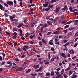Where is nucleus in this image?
Returning <instances> with one entry per match:
<instances>
[{
    "label": "nucleus",
    "instance_id": "obj_54",
    "mask_svg": "<svg viewBox=\"0 0 78 78\" xmlns=\"http://www.w3.org/2000/svg\"><path fill=\"white\" fill-rule=\"evenodd\" d=\"M25 56H26V55H23L22 56L21 58H25Z\"/></svg>",
    "mask_w": 78,
    "mask_h": 78
},
{
    "label": "nucleus",
    "instance_id": "obj_36",
    "mask_svg": "<svg viewBox=\"0 0 78 78\" xmlns=\"http://www.w3.org/2000/svg\"><path fill=\"white\" fill-rule=\"evenodd\" d=\"M49 9H50V8L48 7V8H47L45 9V11H48Z\"/></svg>",
    "mask_w": 78,
    "mask_h": 78
},
{
    "label": "nucleus",
    "instance_id": "obj_43",
    "mask_svg": "<svg viewBox=\"0 0 78 78\" xmlns=\"http://www.w3.org/2000/svg\"><path fill=\"white\" fill-rule=\"evenodd\" d=\"M64 18V15H62L61 16V19L63 20Z\"/></svg>",
    "mask_w": 78,
    "mask_h": 78
},
{
    "label": "nucleus",
    "instance_id": "obj_24",
    "mask_svg": "<svg viewBox=\"0 0 78 78\" xmlns=\"http://www.w3.org/2000/svg\"><path fill=\"white\" fill-rule=\"evenodd\" d=\"M17 66H15L14 67H13L12 68V69L13 70H15L16 69H17Z\"/></svg>",
    "mask_w": 78,
    "mask_h": 78
},
{
    "label": "nucleus",
    "instance_id": "obj_9",
    "mask_svg": "<svg viewBox=\"0 0 78 78\" xmlns=\"http://www.w3.org/2000/svg\"><path fill=\"white\" fill-rule=\"evenodd\" d=\"M60 9V7L57 8L55 9V12H59V11Z\"/></svg>",
    "mask_w": 78,
    "mask_h": 78
},
{
    "label": "nucleus",
    "instance_id": "obj_50",
    "mask_svg": "<svg viewBox=\"0 0 78 78\" xmlns=\"http://www.w3.org/2000/svg\"><path fill=\"white\" fill-rule=\"evenodd\" d=\"M72 21H69V22L67 23L68 24H70V23H72Z\"/></svg>",
    "mask_w": 78,
    "mask_h": 78
},
{
    "label": "nucleus",
    "instance_id": "obj_30",
    "mask_svg": "<svg viewBox=\"0 0 78 78\" xmlns=\"http://www.w3.org/2000/svg\"><path fill=\"white\" fill-rule=\"evenodd\" d=\"M74 15H78V12H74L73 13Z\"/></svg>",
    "mask_w": 78,
    "mask_h": 78
},
{
    "label": "nucleus",
    "instance_id": "obj_19",
    "mask_svg": "<svg viewBox=\"0 0 78 78\" xmlns=\"http://www.w3.org/2000/svg\"><path fill=\"white\" fill-rule=\"evenodd\" d=\"M42 41L43 42V43H44V44H45L46 45V41H45V40H44V38L42 39Z\"/></svg>",
    "mask_w": 78,
    "mask_h": 78
},
{
    "label": "nucleus",
    "instance_id": "obj_32",
    "mask_svg": "<svg viewBox=\"0 0 78 78\" xmlns=\"http://www.w3.org/2000/svg\"><path fill=\"white\" fill-rule=\"evenodd\" d=\"M5 33H6V34H7V35L8 36H10V34H9V32H6Z\"/></svg>",
    "mask_w": 78,
    "mask_h": 78
},
{
    "label": "nucleus",
    "instance_id": "obj_56",
    "mask_svg": "<svg viewBox=\"0 0 78 78\" xmlns=\"http://www.w3.org/2000/svg\"><path fill=\"white\" fill-rule=\"evenodd\" d=\"M17 31V28H13V31Z\"/></svg>",
    "mask_w": 78,
    "mask_h": 78
},
{
    "label": "nucleus",
    "instance_id": "obj_34",
    "mask_svg": "<svg viewBox=\"0 0 78 78\" xmlns=\"http://www.w3.org/2000/svg\"><path fill=\"white\" fill-rule=\"evenodd\" d=\"M1 54L3 55V57H5V53L3 52H2L1 53Z\"/></svg>",
    "mask_w": 78,
    "mask_h": 78
},
{
    "label": "nucleus",
    "instance_id": "obj_63",
    "mask_svg": "<svg viewBox=\"0 0 78 78\" xmlns=\"http://www.w3.org/2000/svg\"><path fill=\"white\" fill-rule=\"evenodd\" d=\"M67 41H68V40H64V43H66V42H67Z\"/></svg>",
    "mask_w": 78,
    "mask_h": 78
},
{
    "label": "nucleus",
    "instance_id": "obj_42",
    "mask_svg": "<svg viewBox=\"0 0 78 78\" xmlns=\"http://www.w3.org/2000/svg\"><path fill=\"white\" fill-rule=\"evenodd\" d=\"M38 60L40 61V62H41V60H42V58H39L38 59Z\"/></svg>",
    "mask_w": 78,
    "mask_h": 78
},
{
    "label": "nucleus",
    "instance_id": "obj_55",
    "mask_svg": "<svg viewBox=\"0 0 78 78\" xmlns=\"http://www.w3.org/2000/svg\"><path fill=\"white\" fill-rule=\"evenodd\" d=\"M17 43L15 42L14 44V45L15 47V46H16V45H17Z\"/></svg>",
    "mask_w": 78,
    "mask_h": 78
},
{
    "label": "nucleus",
    "instance_id": "obj_31",
    "mask_svg": "<svg viewBox=\"0 0 78 78\" xmlns=\"http://www.w3.org/2000/svg\"><path fill=\"white\" fill-rule=\"evenodd\" d=\"M73 9V8L72 7H70L69 8V9L70 11H72V9Z\"/></svg>",
    "mask_w": 78,
    "mask_h": 78
},
{
    "label": "nucleus",
    "instance_id": "obj_28",
    "mask_svg": "<svg viewBox=\"0 0 78 78\" xmlns=\"http://www.w3.org/2000/svg\"><path fill=\"white\" fill-rule=\"evenodd\" d=\"M31 71V70H30V69H29L27 71H26V73H29L30 72V71Z\"/></svg>",
    "mask_w": 78,
    "mask_h": 78
},
{
    "label": "nucleus",
    "instance_id": "obj_46",
    "mask_svg": "<svg viewBox=\"0 0 78 78\" xmlns=\"http://www.w3.org/2000/svg\"><path fill=\"white\" fill-rule=\"evenodd\" d=\"M51 50L52 51H55V48L53 47L51 48Z\"/></svg>",
    "mask_w": 78,
    "mask_h": 78
},
{
    "label": "nucleus",
    "instance_id": "obj_45",
    "mask_svg": "<svg viewBox=\"0 0 78 78\" xmlns=\"http://www.w3.org/2000/svg\"><path fill=\"white\" fill-rule=\"evenodd\" d=\"M38 74L39 75H40L41 76H42L43 74L42 73H39Z\"/></svg>",
    "mask_w": 78,
    "mask_h": 78
},
{
    "label": "nucleus",
    "instance_id": "obj_1",
    "mask_svg": "<svg viewBox=\"0 0 78 78\" xmlns=\"http://www.w3.org/2000/svg\"><path fill=\"white\" fill-rule=\"evenodd\" d=\"M26 48H27V49H29V47L28 46L24 45L23 48V50H24V51H26L27 49H26Z\"/></svg>",
    "mask_w": 78,
    "mask_h": 78
},
{
    "label": "nucleus",
    "instance_id": "obj_8",
    "mask_svg": "<svg viewBox=\"0 0 78 78\" xmlns=\"http://www.w3.org/2000/svg\"><path fill=\"white\" fill-rule=\"evenodd\" d=\"M23 32L22 31V29H20V36H22V35H23V34L22 33Z\"/></svg>",
    "mask_w": 78,
    "mask_h": 78
},
{
    "label": "nucleus",
    "instance_id": "obj_48",
    "mask_svg": "<svg viewBox=\"0 0 78 78\" xmlns=\"http://www.w3.org/2000/svg\"><path fill=\"white\" fill-rule=\"evenodd\" d=\"M15 60L16 61H19V59L18 58H15Z\"/></svg>",
    "mask_w": 78,
    "mask_h": 78
},
{
    "label": "nucleus",
    "instance_id": "obj_6",
    "mask_svg": "<svg viewBox=\"0 0 78 78\" xmlns=\"http://www.w3.org/2000/svg\"><path fill=\"white\" fill-rule=\"evenodd\" d=\"M61 56L63 57L64 58H66V55L63 53H62Z\"/></svg>",
    "mask_w": 78,
    "mask_h": 78
},
{
    "label": "nucleus",
    "instance_id": "obj_26",
    "mask_svg": "<svg viewBox=\"0 0 78 78\" xmlns=\"http://www.w3.org/2000/svg\"><path fill=\"white\" fill-rule=\"evenodd\" d=\"M55 58H52L50 62H53V61H54V60H55Z\"/></svg>",
    "mask_w": 78,
    "mask_h": 78
},
{
    "label": "nucleus",
    "instance_id": "obj_49",
    "mask_svg": "<svg viewBox=\"0 0 78 78\" xmlns=\"http://www.w3.org/2000/svg\"><path fill=\"white\" fill-rule=\"evenodd\" d=\"M76 58V56H74V57L72 58V59H75Z\"/></svg>",
    "mask_w": 78,
    "mask_h": 78
},
{
    "label": "nucleus",
    "instance_id": "obj_39",
    "mask_svg": "<svg viewBox=\"0 0 78 78\" xmlns=\"http://www.w3.org/2000/svg\"><path fill=\"white\" fill-rule=\"evenodd\" d=\"M56 0H52L51 1V3H54V2H56Z\"/></svg>",
    "mask_w": 78,
    "mask_h": 78
},
{
    "label": "nucleus",
    "instance_id": "obj_15",
    "mask_svg": "<svg viewBox=\"0 0 78 78\" xmlns=\"http://www.w3.org/2000/svg\"><path fill=\"white\" fill-rule=\"evenodd\" d=\"M54 6V5H49L48 7L49 8H53V7Z\"/></svg>",
    "mask_w": 78,
    "mask_h": 78
},
{
    "label": "nucleus",
    "instance_id": "obj_64",
    "mask_svg": "<svg viewBox=\"0 0 78 78\" xmlns=\"http://www.w3.org/2000/svg\"><path fill=\"white\" fill-rule=\"evenodd\" d=\"M51 34V32H48L47 33V35H50Z\"/></svg>",
    "mask_w": 78,
    "mask_h": 78
},
{
    "label": "nucleus",
    "instance_id": "obj_3",
    "mask_svg": "<svg viewBox=\"0 0 78 78\" xmlns=\"http://www.w3.org/2000/svg\"><path fill=\"white\" fill-rule=\"evenodd\" d=\"M49 43L51 45H54L53 42V40H51L50 41H49Z\"/></svg>",
    "mask_w": 78,
    "mask_h": 78
},
{
    "label": "nucleus",
    "instance_id": "obj_38",
    "mask_svg": "<svg viewBox=\"0 0 78 78\" xmlns=\"http://www.w3.org/2000/svg\"><path fill=\"white\" fill-rule=\"evenodd\" d=\"M69 42L66 43V44H65L64 45V46H67V45L69 44Z\"/></svg>",
    "mask_w": 78,
    "mask_h": 78
},
{
    "label": "nucleus",
    "instance_id": "obj_27",
    "mask_svg": "<svg viewBox=\"0 0 78 78\" xmlns=\"http://www.w3.org/2000/svg\"><path fill=\"white\" fill-rule=\"evenodd\" d=\"M54 72L52 71L51 72V76H53L54 75Z\"/></svg>",
    "mask_w": 78,
    "mask_h": 78
},
{
    "label": "nucleus",
    "instance_id": "obj_14",
    "mask_svg": "<svg viewBox=\"0 0 78 78\" xmlns=\"http://www.w3.org/2000/svg\"><path fill=\"white\" fill-rule=\"evenodd\" d=\"M64 69H62L61 72V75H62V74H64Z\"/></svg>",
    "mask_w": 78,
    "mask_h": 78
},
{
    "label": "nucleus",
    "instance_id": "obj_53",
    "mask_svg": "<svg viewBox=\"0 0 78 78\" xmlns=\"http://www.w3.org/2000/svg\"><path fill=\"white\" fill-rule=\"evenodd\" d=\"M69 27V25H67L65 27V28H68V27Z\"/></svg>",
    "mask_w": 78,
    "mask_h": 78
},
{
    "label": "nucleus",
    "instance_id": "obj_16",
    "mask_svg": "<svg viewBox=\"0 0 78 78\" xmlns=\"http://www.w3.org/2000/svg\"><path fill=\"white\" fill-rule=\"evenodd\" d=\"M7 64H9L10 65H12V64L11 63V62L10 61H9L7 62Z\"/></svg>",
    "mask_w": 78,
    "mask_h": 78
},
{
    "label": "nucleus",
    "instance_id": "obj_12",
    "mask_svg": "<svg viewBox=\"0 0 78 78\" xmlns=\"http://www.w3.org/2000/svg\"><path fill=\"white\" fill-rule=\"evenodd\" d=\"M70 67H71V66H69L68 68L66 69H65V71H67L70 70Z\"/></svg>",
    "mask_w": 78,
    "mask_h": 78
},
{
    "label": "nucleus",
    "instance_id": "obj_20",
    "mask_svg": "<svg viewBox=\"0 0 78 78\" xmlns=\"http://www.w3.org/2000/svg\"><path fill=\"white\" fill-rule=\"evenodd\" d=\"M17 37V35H14L13 36L12 38V39H16V37Z\"/></svg>",
    "mask_w": 78,
    "mask_h": 78
},
{
    "label": "nucleus",
    "instance_id": "obj_29",
    "mask_svg": "<svg viewBox=\"0 0 78 78\" xmlns=\"http://www.w3.org/2000/svg\"><path fill=\"white\" fill-rule=\"evenodd\" d=\"M47 27V24H44L43 25V27H44V28H46V27Z\"/></svg>",
    "mask_w": 78,
    "mask_h": 78
},
{
    "label": "nucleus",
    "instance_id": "obj_5",
    "mask_svg": "<svg viewBox=\"0 0 78 78\" xmlns=\"http://www.w3.org/2000/svg\"><path fill=\"white\" fill-rule=\"evenodd\" d=\"M48 2H45V4H44L43 5V6L44 7H47L48 6Z\"/></svg>",
    "mask_w": 78,
    "mask_h": 78
},
{
    "label": "nucleus",
    "instance_id": "obj_22",
    "mask_svg": "<svg viewBox=\"0 0 78 78\" xmlns=\"http://www.w3.org/2000/svg\"><path fill=\"white\" fill-rule=\"evenodd\" d=\"M46 76H50V73H47L46 74Z\"/></svg>",
    "mask_w": 78,
    "mask_h": 78
},
{
    "label": "nucleus",
    "instance_id": "obj_17",
    "mask_svg": "<svg viewBox=\"0 0 78 78\" xmlns=\"http://www.w3.org/2000/svg\"><path fill=\"white\" fill-rule=\"evenodd\" d=\"M73 22L74 23H75V24H77V23H78V20H76L73 21Z\"/></svg>",
    "mask_w": 78,
    "mask_h": 78
},
{
    "label": "nucleus",
    "instance_id": "obj_57",
    "mask_svg": "<svg viewBox=\"0 0 78 78\" xmlns=\"http://www.w3.org/2000/svg\"><path fill=\"white\" fill-rule=\"evenodd\" d=\"M5 63V61H3V62H2V65H4V64Z\"/></svg>",
    "mask_w": 78,
    "mask_h": 78
},
{
    "label": "nucleus",
    "instance_id": "obj_23",
    "mask_svg": "<svg viewBox=\"0 0 78 78\" xmlns=\"http://www.w3.org/2000/svg\"><path fill=\"white\" fill-rule=\"evenodd\" d=\"M33 9H31L30 11V13H32V14H33Z\"/></svg>",
    "mask_w": 78,
    "mask_h": 78
},
{
    "label": "nucleus",
    "instance_id": "obj_37",
    "mask_svg": "<svg viewBox=\"0 0 78 78\" xmlns=\"http://www.w3.org/2000/svg\"><path fill=\"white\" fill-rule=\"evenodd\" d=\"M4 5L6 6V7H8V4H7L6 3H4Z\"/></svg>",
    "mask_w": 78,
    "mask_h": 78
},
{
    "label": "nucleus",
    "instance_id": "obj_62",
    "mask_svg": "<svg viewBox=\"0 0 78 78\" xmlns=\"http://www.w3.org/2000/svg\"><path fill=\"white\" fill-rule=\"evenodd\" d=\"M23 25V23H21L20 24V27H22V25Z\"/></svg>",
    "mask_w": 78,
    "mask_h": 78
},
{
    "label": "nucleus",
    "instance_id": "obj_21",
    "mask_svg": "<svg viewBox=\"0 0 78 78\" xmlns=\"http://www.w3.org/2000/svg\"><path fill=\"white\" fill-rule=\"evenodd\" d=\"M4 16L5 17H8L9 15L6 12H4Z\"/></svg>",
    "mask_w": 78,
    "mask_h": 78
},
{
    "label": "nucleus",
    "instance_id": "obj_51",
    "mask_svg": "<svg viewBox=\"0 0 78 78\" xmlns=\"http://www.w3.org/2000/svg\"><path fill=\"white\" fill-rule=\"evenodd\" d=\"M67 30H64L63 31V32L65 34H66V33H67Z\"/></svg>",
    "mask_w": 78,
    "mask_h": 78
},
{
    "label": "nucleus",
    "instance_id": "obj_58",
    "mask_svg": "<svg viewBox=\"0 0 78 78\" xmlns=\"http://www.w3.org/2000/svg\"><path fill=\"white\" fill-rule=\"evenodd\" d=\"M55 73L56 75H59V72L56 71V72H55Z\"/></svg>",
    "mask_w": 78,
    "mask_h": 78
},
{
    "label": "nucleus",
    "instance_id": "obj_61",
    "mask_svg": "<svg viewBox=\"0 0 78 78\" xmlns=\"http://www.w3.org/2000/svg\"><path fill=\"white\" fill-rule=\"evenodd\" d=\"M60 69H61V68H58L56 69L57 71H59Z\"/></svg>",
    "mask_w": 78,
    "mask_h": 78
},
{
    "label": "nucleus",
    "instance_id": "obj_13",
    "mask_svg": "<svg viewBox=\"0 0 78 78\" xmlns=\"http://www.w3.org/2000/svg\"><path fill=\"white\" fill-rule=\"evenodd\" d=\"M73 73V71H72L70 70L69 71V76L71 75H72Z\"/></svg>",
    "mask_w": 78,
    "mask_h": 78
},
{
    "label": "nucleus",
    "instance_id": "obj_60",
    "mask_svg": "<svg viewBox=\"0 0 78 78\" xmlns=\"http://www.w3.org/2000/svg\"><path fill=\"white\" fill-rule=\"evenodd\" d=\"M64 8L65 9H67V6L65 5L64 7Z\"/></svg>",
    "mask_w": 78,
    "mask_h": 78
},
{
    "label": "nucleus",
    "instance_id": "obj_2",
    "mask_svg": "<svg viewBox=\"0 0 78 78\" xmlns=\"http://www.w3.org/2000/svg\"><path fill=\"white\" fill-rule=\"evenodd\" d=\"M7 4H8V5H13V3L11 1L7 2Z\"/></svg>",
    "mask_w": 78,
    "mask_h": 78
},
{
    "label": "nucleus",
    "instance_id": "obj_33",
    "mask_svg": "<svg viewBox=\"0 0 78 78\" xmlns=\"http://www.w3.org/2000/svg\"><path fill=\"white\" fill-rule=\"evenodd\" d=\"M44 28V27H41V33H42V31H43V29Z\"/></svg>",
    "mask_w": 78,
    "mask_h": 78
},
{
    "label": "nucleus",
    "instance_id": "obj_41",
    "mask_svg": "<svg viewBox=\"0 0 78 78\" xmlns=\"http://www.w3.org/2000/svg\"><path fill=\"white\" fill-rule=\"evenodd\" d=\"M69 30H74V28H69Z\"/></svg>",
    "mask_w": 78,
    "mask_h": 78
},
{
    "label": "nucleus",
    "instance_id": "obj_52",
    "mask_svg": "<svg viewBox=\"0 0 78 78\" xmlns=\"http://www.w3.org/2000/svg\"><path fill=\"white\" fill-rule=\"evenodd\" d=\"M58 33H59V32L58 31H56L54 32V34H58Z\"/></svg>",
    "mask_w": 78,
    "mask_h": 78
},
{
    "label": "nucleus",
    "instance_id": "obj_35",
    "mask_svg": "<svg viewBox=\"0 0 78 78\" xmlns=\"http://www.w3.org/2000/svg\"><path fill=\"white\" fill-rule=\"evenodd\" d=\"M63 51H68V49L67 48H63Z\"/></svg>",
    "mask_w": 78,
    "mask_h": 78
},
{
    "label": "nucleus",
    "instance_id": "obj_44",
    "mask_svg": "<svg viewBox=\"0 0 78 78\" xmlns=\"http://www.w3.org/2000/svg\"><path fill=\"white\" fill-rule=\"evenodd\" d=\"M77 45H78V43H77L75 44L74 47H76Z\"/></svg>",
    "mask_w": 78,
    "mask_h": 78
},
{
    "label": "nucleus",
    "instance_id": "obj_10",
    "mask_svg": "<svg viewBox=\"0 0 78 78\" xmlns=\"http://www.w3.org/2000/svg\"><path fill=\"white\" fill-rule=\"evenodd\" d=\"M77 77V75L74 74L72 76H71V77L72 78H76Z\"/></svg>",
    "mask_w": 78,
    "mask_h": 78
},
{
    "label": "nucleus",
    "instance_id": "obj_18",
    "mask_svg": "<svg viewBox=\"0 0 78 78\" xmlns=\"http://www.w3.org/2000/svg\"><path fill=\"white\" fill-rule=\"evenodd\" d=\"M9 18H10V20H11L12 21H13V17H12V16H9Z\"/></svg>",
    "mask_w": 78,
    "mask_h": 78
},
{
    "label": "nucleus",
    "instance_id": "obj_4",
    "mask_svg": "<svg viewBox=\"0 0 78 78\" xmlns=\"http://www.w3.org/2000/svg\"><path fill=\"white\" fill-rule=\"evenodd\" d=\"M42 68H43L42 66L40 67L39 69L36 70V72H39L40 71H41V70H42Z\"/></svg>",
    "mask_w": 78,
    "mask_h": 78
},
{
    "label": "nucleus",
    "instance_id": "obj_25",
    "mask_svg": "<svg viewBox=\"0 0 78 78\" xmlns=\"http://www.w3.org/2000/svg\"><path fill=\"white\" fill-rule=\"evenodd\" d=\"M48 60H49L50 59V58H51V56H50V53H48Z\"/></svg>",
    "mask_w": 78,
    "mask_h": 78
},
{
    "label": "nucleus",
    "instance_id": "obj_59",
    "mask_svg": "<svg viewBox=\"0 0 78 78\" xmlns=\"http://www.w3.org/2000/svg\"><path fill=\"white\" fill-rule=\"evenodd\" d=\"M0 61H2L3 60V58H2V57H1V56L0 55Z\"/></svg>",
    "mask_w": 78,
    "mask_h": 78
},
{
    "label": "nucleus",
    "instance_id": "obj_40",
    "mask_svg": "<svg viewBox=\"0 0 78 78\" xmlns=\"http://www.w3.org/2000/svg\"><path fill=\"white\" fill-rule=\"evenodd\" d=\"M8 45H12V43L11 42H8Z\"/></svg>",
    "mask_w": 78,
    "mask_h": 78
},
{
    "label": "nucleus",
    "instance_id": "obj_47",
    "mask_svg": "<svg viewBox=\"0 0 78 78\" xmlns=\"http://www.w3.org/2000/svg\"><path fill=\"white\" fill-rule=\"evenodd\" d=\"M28 36H29V34H28V33H27L25 34V36H26V37H28Z\"/></svg>",
    "mask_w": 78,
    "mask_h": 78
},
{
    "label": "nucleus",
    "instance_id": "obj_11",
    "mask_svg": "<svg viewBox=\"0 0 78 78\" xmlns=\"http://www.w3.org/2000/svg\"><path fill=\"white\" fill-rule=\"evenodd\" d=\"M0 9H1V10H2V11H3V6L1 5V4H0Z\"/></svg>",
    "mask_w": 78,
    "mask_h": 78
},
{
    "label": "nucleus",
    "instance_id": "obj_7",
    "mask_svg": "<svg viewBox=\"0 0 78 78\" xmlns=\"http://www.w3.org/2000/svg\"><path fill=\"white\" fill-rule=\"evenodd\" d=\"M34 66L35 69H38L39 67V65H37L36 66L34 65Z\"/></svg>",
    "mask_w": 78,
    "mask_h": 78
}]
</instances>
